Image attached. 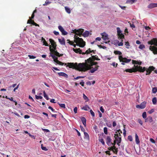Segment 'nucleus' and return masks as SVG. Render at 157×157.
Returning a JSON list of instances; mask_svg holds the SVG:
<instances>
[{"mask_svg":"<svg viewBox=\"0 0 157 157\" xmlns=\"http://www.w3.org/2000/svg\"><path fill=\"white\" fill-rule=\"evenodd\" d=\"M90 33L88 31H85L82 34V36L84 37H87L89 35Z\"/></svg>","mask_w":157,"mask_h":157,"instance_id":"obj_25","label":"nucleus"},{"mask_svg":"<svg viewBox=\"0 0 157 157\" xmlns=\"http://www.w3.org/2000/svg\"><path fill=\"white\" fill-rule=\"evenodd\" d=\"M73 51L76 53H79L80 54H82V51L80 49V48H74L73 49Z\"/></svg>","mask_w":157,"mask_h":157,"instance_id":"obj_16","label":"nucleus"},{"mask_svg":"<svg viewBox=\"0 0 157 157\" xmlns=\"http://www.w3.org/2000/svg\"><path fill=\"white\" fill-rule=\"evenodd\" d=\"M41 149L42 150L46 151L48 150V149L46 148V147H43L42 146V144L41 145Z\"/></svg>","mask_w":157,"mask_h":157,"instance_id":"obj_60","label":"nucleus"},{"mask_svg":"<svg viewBox=\"0 0 157 157\" xmlns=\"http://www.w3.org/2000/svg\"><path fill=\"white\" fill-rule=\"evenodd\" d=\"M130 25V27L132 28H135V25L134 24L133 22L132 23H129Z\"/></svg>","mask_w":157,"mask_h":157,"instance_id":"obj_55","label":"nucleus"},{"mask_svg":"<svg viewBox=\"0 0 157 157\" xmlns=\"http://www.w3.org/2000/svg\"><path fill=\"white\" fill-rule=\"evenodd\" d=\"M114 153L117 154L118 152V148L115 147V148L114 149L113 151Z\"/></svg>","mask_w":157,"mask_h":157,"instance_id":"obj_51","label":"nucleus"},{"mask_svg":"<svg viewBox=\"0 0 157 157\" xmlns=\"http://www.w3.org/2000/svg\"><path fill=\"white\" fill-rule=\"evenodd\" d=\"M119 59L120 62L128 63L131 61V59H128L126 58H123L121 56H119Z\"/></svg>","mask_w":157,"mask_h":157,"instance_id":"obj_7","label":"nucleus"},{"mask_svg":"<svg viewBox=\"0 0 157 157\" xmlns=\"http://www.w3.org/2000/svg\"><path fill=\"white\" fill-rule=\"evenodd\" d=\"M136 1V0H127L126 3L127 4H132Z\"/></svg>","mask_w":157,"mask_h":157,"instance_id":"obj_29","label":"nucleus"},{"mask_svg":"<svg viewBox=\"0 0 157 157\" xmlns=\"http://www.w3.org/2000/svg\"><path fill=\"white\" fill-rule=\"evenodd\" d=\"M122 133V132L120 129H119L116 132V134L114 135V136L121 137V134Z\"/></svg>","mask_w":157,"mask_h":157,"instance_id":"obj_15","label":"nucleus"},{"mask_svg":"<svg viewBox=\"0 0 157 157\" xmlns=\"http://www.w3.org/2000/svg\"><path fill=\"white\" fill-rule=\"evenodd\" d=\"M155 69V67L153 66H150L147 69L145 67L143 68L141 66L137 65L135 66V68H132L131 69H126L124 71L131 73L136 72L137 71L143 72L145 71H146L147 73L146 74V75H147L150 74L152 71H154Z\"/></svg>","mask_w":157,"mask_h":157,"instance_id":"obj_1","label":"nucleus"},{"mask_svg":"<svg viewBox=\"0 0 157 157\" xmlns=\"http://www.w3.org/2000/svg\"><path fill=\"white\" fill-rule=\"evenodd\" d=\"M27 24H32L33 25H35V26H39V25L36 23L33 20H32L31 19H29L28 20Z\"/></svg>","mask_w":157,"mask_h":157,"instance_id":"obj_11","label":"nucleus"},{"mask_svg":"<svg viewBox=\"0 0 157 157\" xmlns=\"http://www.w3.org/2000/svg\"><path fill=\"white\" fill-rule=\"evenodd\" d=\"M82 123L85 127L86 126V119L85 117H83L81 118Z\"/></svg>","mask_w":157,"mask_h":157,"instance_id":"obj_21","label":"nucleus"},{"mask_svg":"<svg viewBox=\"0 0 157 157\" xmlns=\"http://www.w3.org/2000/svg\"><path fill=\"white\" fill-rule=\"evenodd\" d=\"M67 64V66L70 68L75 69L79 71L84 72L83 67H84V64L83 63H79L78 64L77 63H68Z\"/></svg>","mask_w":157,"mask_h":157,"instance_id":"obj_3","label":"nucleus"},{"mask_svg":"<svg viewBox=\"0 0 157 157\" xmlns=\"http://www.w3.org/2000/svg\"><path fill=\"white\" fill-rule=\"evenodd\" d=\"M114 53L115 55H120L122 54V53L120 51H114Z\"/></svg>","mask_w":157,"mask_h":157,"instance_id":"obj_35","label":"nucleus"},{"mask_svg":"<svg viewBox=\"0 0 157 157\" xmlns=\"http://www.w3.org/2000/svg\"><path fill=\"white\" fill-rule=\"evenodd\" d=\"M153 104L155 105L156 104L157 102V98L156 97H154L152 100Z\"/></svg>","mask_w":157,"mask_h":157,"instance_id":"obj_36","label":"nucleus"},{"mask_svg":"<svg viewBox=\"0 0 157 157\" xmlns=\"http://www.w3.org/2000/svg\"><path fill=\"white\" fill-rule=\"evenodd\" d=\"M117 35H120L121 34H122L121 33V31L120 29V28L119 27H117Z\"/></svg>","mask_w":157,"mask_h":157,"instance_id":"obj_39","label":"nucleus"},{"mask_svg":"<svg viewBox=\"0 0 157 157\" xmlns=\"http://www.w3.org/2000/svg\"><path fill=\"white\" fill-rule=\"evenodd\" d=\"M58 104L61 108H65V105L64 104H60L58 103Z\"/></svg>","mask_w":157,"mask_h":157,"instance_id":"obj_44","label":"nucleus"},{"mask_svg":"<svg viewBox=\"0 0 157 157\" xmlns=\"http://www.w3.org/2000/svg\"><path fill=\"white\" fill-rule=\"evenodd\" d=\"M147 43L151 45H154L155 46H157V39L156 38H153L151 40L148 41Z\"/></svg>","mask_w":157,"mask_h":157,"instance_id":"obj_8","label":"nucleus"},{"mask_svg":"<svg viewBox=\"0 0 157 157\" xmlns=\"http://www.w3.org/2000/svg\"><path fill=\"white\" fill-rule=\"evenodd\" d=\"M103 130L104 133L107 135L108 134V132H107V128L105 127L103 128Z\"/></svg>","mask_w":157,"mask_h":157,"instance_id":"obj_41","label":"nucleus"},{"mask_svg":"<svg viewBox=\"0 0 157 157\" xmlns=\"http://www.w3.org/2000/svg\"><path fill=\"white\" fill-rule=\"evenodd\" d=\"M83 98L84 100H86V101H89L88 97L84 94H83Z\"/></svg>","mask_w":157,"mask_h":157,"instance_id":"obj_45","label":"nucleus"},{"mask_svg":"<svg viewBox=\"0 0 157 157\" xmlns=\"http://www.w3.org/2000/svg\"><path fill=\"white\" fill-rule=\"evenodd\" d=\"M80 128L82 131L83 132H85V130L84 128L83 127L82 125L80 126Z\"/></svg>","mask_w":157,"mask_h":157,"instance_id":"obj_64","label":"nucleus"},{"mask_svg":"<svg viewBox=\"0 0 157 157\" xmlns=\"http://www.w3.org/2000/svg\"><path fill=\"white\" fill-rule=\"evenodd\" d=\"M94 61H92L90 63H87V61L85 60V63H83L84 64V67H83L84 72L90 70V72L91 73H93L98 70L99 66L97 65V62Z\"/></svg>","mask_w":157,"mask_h":157,"instance_id":"obj_2","label":"nucleus"},{"mask_svg":"<svg viewBox=\"0 0 157 157\" xmlns=\"http://www.w3.org/2000/svg\"><path fill=\"white\" fill-rule=\"evenodd\" d=\"M58 28L60 32L62 31L64 29L63 27L60 25L58 26Z\"/></svg>","mask_w":157,"mask_h":157,"instance_id":"obj_58","label":"nucleus"},{"mask_svg":"<svg viewBox=\"0 0 157 157\" xmlns=\"http://www.w3.org/2000/svg\"><path fill=\"white\" fill-rule=\"evenodd\" d=\"M111 141V139L109 136H107L106 140V144L109 146L110 145V142Z\"/></svg>","mask_w":157,"mask_h":157,"instance_id":"obj_17","label":"nucleus"},{"mask_svg":"<svg viewBox=\"0 0 157 157\" xmlns=\"http://www.w3.org/2000/svg\"><path fill=\"white\" fill-rule=\"evenodd\" d=\"M36 98L37 99H42L43 98L42 97L40 96H37L36 95H35Z\"/></svg>","mask_w":157,"mask_h":157,"instance_id":"obj_53","label":"nucleus"},{"mask_svg":"<svg viewBox=\"0 0 157 157\" xmlns=\"http://www.w3.org/2000/svg\"><path fill=\"white\" fill-rule=\"evenodd\" d=\"M43 94H44V97L47 100H48L49 99V98H48V95H47L45 91H43Z\"/></svg>","mask_w":157,"mask_h":157,"instance_id":"obj_33","label":"nucleus"},{"mask_svg":"<svg viewBox=\"0 0 157 157\" xmlns=\"http://www.w3.org/2000/svg\"><path fill=\"white\" fill-rule=\"evenodd\" d=\"M58 63H57L59 65H66V64H67V63H63L61 61H58Z\"/></svg>","mask_w":157,"mask_h":157,"instance_id":"obj_47","label":"nucleus"},{"mask_svg":"<svg viewBox=\"0 0 157 157\" xmlns=\"http://www.w3.org/2000/svg\"><path fill=\"white\" fill-rule=\"evenodd\" d=\"M90 113L91 114L93 117H94L95 116V114L94 112L92 111V109H90Z\"/></svg>","mask_w":157,"mask_h":157,"instance_id":"obj_57","label":"nucleus"},{"mask_svg":"<svg viewBox=\"0 0 157 157\" xmlns=\"http://www.w3.org/2000/svg\"><path fill=\"white\" fill-rule=\"evenodd\" d=\"M51 3V2H49L48 0H46V1L45 2V3L43 4L44 6H46L47 5L50 4Z\"/></svg>","mask_w":157,"mask_h":157,"instance_id":"obj_38","label":"nucleus"},{"mask_svg":"<svg viewBox=\"0 0 157 157\" xmlns=\"http://www.w3.org/2000/svg\"><path fill=\"white\" fill-rule=\"evenodd\" d=\"M146 102L145 101H144L142 102L140 104V105L141 106V109H143L144 108H145L146 107Z\"/></svg>","mask_w":157,"mask_h":157,"instance_id":"obj_28","label":"nucleus"},{"mask_svg":"<svg viewBox=\"0 0 157 157\" xmlns=\"http://www.w3.org/2000/svg\"><path fill=\"white\" fill-rule=\"evenodd\" d=\"M74 33H82L84 31V29H75L73 30Z\"/></svg>","mask_w":157,"mask_h":157,"instance_id":"obj_14","label":"nucleus"},{"mask_svg":"<svg viewBox=\"0 0 157 157\" xmlns=\"http://www.w3.org/2000/svg\"><path fill=\"white\" fill-rule=\"evenodd\" d=\"M116 141L118 142V143H120L121 141V137L114 136Z\"/></svg>","mask_w":157,"mask_h":157,"instance_id":"obj_24","label":"nucleus"},{"mask_svg":"<svg viewBox=\"0 0 157 157\" xmlns=\"http://www.w3.org/2000/svg\"><path fill=\"white\" fill-rule=\"evenodd\" d=\"M75 34L74 38L75 39L74 40V42L77 44V45L79 46L80 47L83 48L86 45V42L84 41L83 39L82 38H80Z\"/></svg>","mask_w":157,"mask_h":157,"instance_id":"obj_4","label":"nucleus"},{"mask_svg":"<svg viewBox=\"0 0 157 157\" xmlns=\"http://www.w3.org/2000/svg\"><path fill=\"white\" fill-rule=\"evenodd\" d=\"M28 56L30 59H34L36 58V56H31L30 55H28Z\"/></svg>","mask_w":157,"mask_h":157,"instance_id":"obj_59","label":"nucleus"},{"mask_svg":"<svg viewBox=\"0 0 157 157\" xmlns=\"http://www.w3.org/2000/svg\"><path fill=\"white\" fill-rule=\"evenodd\" d=\"M99 141L103 145H105V143L104 140L103 139H99Z\"/></svg>","mask_w":157,"mask_h":157,"instance_id":"obj_46","label":"nucleus"},{"mask_svg":"<svg viewBox=\"0 0 157 157\" xmlns=\"http://www.w3.org/2000/svg\"><path fill=\"white\" fill-rule=\"evenodd\" d=\"M153 121L152 117L151 116H149L147 118H146L145 120V122H151Z\"/></svg>","mask_w":157,"mask_h":157,"instance_id":"obj_19","label":"nucleus"},{"mask_svg":"<svg viewBox=\"0 0 157 157\" xmlns=\"http://www.w3.org/2000/svg\"><path fill=\"white\" fill-rule=\"evenodd\" d=\"M142 117L143 118L146 119L147 117V114L145 112H144L142 114Z\"/></svg>","mask_w":157,"mask_h":157,"instance_id":"obj_43","label":"nucleus"},{"mask_svg":"<svg viewBox=\"0 0 157 157\" xmlns=\"http://www.w3.org/2000/svg\"><path fill=\"white\" fill-rule=\"evenodd\" d=\"M91 55L92 56L91 57H90L86 60V61H87V63H90L92 61H94L95 60H100V59L96 55L92 56V54H91Z\"/></svg>","mask_w":157,"mask_h":157,"instance_id":"obj_6","label":"nucleus"},{"mask_svg":"<svg viewBox=\"0 0 157 157\" xmlns=\"http://www.w3.org/2000/svg\"><path fill=\"white\" fill-rule=\"evenodd\" d=\"M135 141L136 143L137 144H139L140 143L139 137L136 133L135 134Z\"/></svg>","mask_w":157,"mask_h":157,"instance_id":"obj_22","label":"nucleus"},{"mask_svg":"<svg viewBox=\"0 0 157 157\" xmlns=\"http://www.w3.org/2000/svg\"><path fill=\"white\" fill-rule=\"evenodd\" d=\"M138 123L140 124L141 125H142L143 124V121H142V120L140 119H138Z\"/></svg>","mask_w":157,"mask_h":157,"instance_id":"obj_56","label":"nucleus"},{"mask_svg":"<svg viewBox=\"0 0 157 157\" xmlns=\"http://www.w3.org/2000/svg\"><path fill=\"white\" fill-rule=\"evenodd\" d=\"M84 135L85 136V138H86L88 139H89V135H88V133L86 132H84Z\"/></svg>","mask_w":157,"mask_h":157,"instance_id":"obj_34","label":"nucleus"},{"mask_svg":"<svg viewBox=\"0 0 157 157\" xmlns=\"http://www.w3.org/2000/svg\"><path fill=\"white\" fill-rule=\"evenodd\" d=\"M154 109H151V110L148 111V112L149 114H151L152 113H153V112H154Z\"/></svg>","mask_w":157,"mask_h":157,"instance_id":"obj_61","label":"nucleus"},{"mask_svg":"<svg viewBox=\"0 0 157 157\" xmlns=\"http://www.w3.org/2000/svg\"><path fill=\"white\" fill-rule=\"evenodd\" d=\"M156 7H157V3H151L147 6V7L149 9H152Z\"/></svg>","mask_w":157,"mask_h":157,"instance_id":"obj_13","label":"nucleus"},{"mask_svg":"<svg viewBox=\"0 0 157 157\" xmlns=\"http://www.w3.org/2000/svg\"><path fill=\"white\" fill-rule=\"evenodd\" d=\"M67 41H68V43H69L71 45H73V44L74 42L73 41H71L69 40H67Z\"/></svg>","mask_w":157,"mask_h":157,"instance_id":"obj_54","label":"nucleus"},{"mask_svg":"<svg viewBox=\"0 0 157 157\" xmlns=\"http://www.w3.org/2000/svg\"><path fill=\"white\" fill-rule=\"evenodd\" d=\"M150 140L152 143L155 144V141L152 138H150Z\"/></svg>","mask_w":157,"mask_h":157,"instance_id":"obj_62","label":"nucleus"},{"mask_svg":"<svg viewBox=\"0 0 157 157\" xmlns=\"http://www.w3.org/2000/svg\"><path fill=\"white\" fill-rule=\"evenodd\" d=\"M54 34L56 35H57L59 34V32H57L56 31H54L53 32Z\"/></svg>","mask_w":157,"mask_h":157,"instance_id":"obj_63","label":"nucleus"},{"mask_svg":"<svg viewBox=\"0 0 157 157\" xmlns=\"http://www.w3.org/2000/svg\"><path fill=\"white\" fill-rule=\"evenodd\" d=\"M132 63L133 64H138L140 65L141 64L142 62H139V61H136L135 60H132Z\"/></svg>","mask_w":157,"mask_h":157,"instance_id":"obj_27","label":"nucleus"},{"mask_svg":"<svg viewBox=\"0 0 157 157\" xmlns=\"http://www.w3.org/2000/svg\"><path fill=\"white\" fill-rule=\"evenodd\" d=\"M102 38L104 40H106L109 39L108 35L106 33H104L101 34Z\"/></svg>","mask_w":157,"mask_h":157,"instance_id":"obj_12","label":"nucleus"},{"mask_svg":"<svg viewBox=\"0 0 157 157\" xmlns=\"http://www.w3.org/2000/svg\"><path fill=\"white\" fill-rule=\"evenodd\" d=\"M65 9L66 11L68 14H70L71 13V10L70 8L67 6L65 7Z\"/></svg>","mask_w":157,"mask_h":157,"instance_id":"obj_26","label":"nucleus"},{"mask_svg":"<svg viewBox=\"0 0 157 157\" xmlns=\"http://www.w3.org/2000/svg\"><path fill=\"white\" fill-rule=\"evenodd\" d=\"M139 48L140 49H142L145 48V45L143 44H140L139 45Z\"/></svg>","mask_w":157,"mask_h":157,"instance_id":"obj_49","label":"nucleus"},{"mask_svg":"<svg viewBox=\"0 0 157 157\" xmlns=\"http://www.w3.org/2000/svg\"><path fill=\"white\" fill-rule=\"evenodd\" d=\"M49 50L51 52V55H54L55 56H56L58 57L62 56H63V54H60L56 50L52 49V48L51 46H49Z\"/></svg>","mask_w":157,"mask_h":157,"instance_id":"obj_5","label":"nucleus"},{"mask_svg":"<svg viewBox=\"0 0 157 157\" xmlns=\"http://www.w3.org/2000/svg\"><path fill=\"white\" fill-rule=\"evenodd\" d=\"M152 92L154 93H155L157 92V87H155L152 88Z\"/></svg>","mask_w":157,"mask_h":157,"instance_id":"obj_40","label":"nucleus"},{"mask_svg":"<svg viewBox=\"0 0 157 157\" xmlns=\"http://www.w3.org/2000/svg\"><path fill=\"white\" fill-rule=\"evenodd\" d=\"M118 39H121L122 40L124 38V36L123 34H121L120 35H118Z\"/></svg>","mask_w":157,"mask_h":157,"instance_id":"obj_31","label":"nucleus"},{"mask_svg":"<svg viewBox=\"0 0 157 157\" xmlns=\"http://www.w3.org/2000/svg\"><path fill=\"white\" fill-rule=\"evenodd\" d=\"M149 49L152 51L154 54H157V48L155 46H150L149 47Z\"/></svg>","mask_w":157,"mask_h":157,"instance_id":"obj_10","label":"nucleus"},{"mask_svg":"<svg viewBox=\"0 0 157 157\" xmlns=\"http://www.w3.org/2000/svg\"><path fill=\"white\" fill-rule=\"evenodd\" d=\"M128 139L130 141H132L133 140L132 136L131 135L129 136L128 137Z\"/></svg>","mask_w":157,"mask_h":157,"instance_id":"obj_50","label":"nucleus"},{"mask_svg":"<svg viewBox=\"0 0 157 157\" xmlns=\"http://www.w3.org/2000/svg\"><path fill=\"white\" fill-rule=\"evenodd\" d=\"M44 41H43V44L44 45H45L46 46H48V45L47 43V42L46 41V40L44 39H43Z\"/></svg>","mask_w":157,"mask_h":157,"instance_id":"obj_48","label":"nucleus"},{"mask_svg":"<svg viewBox=\"0 0 157 157\" xmlns=\"http://www.w3.org/2000/svg\"><path fill=\"white\" fill-rule=\"evenodd\" d=\"M115 148V146H111L108 148V149L110 151H113L114 149Z\"/></svg>","mask_w":157,"mask_h":157,"instance_id":"obj_37","label":"nucleus"},{"mask_svg":"<svg viewBox=\"0 0 157 157\" xmlns=\"http://www.w3.org/2000/svg\"><path fill=\"white\" fill-rule=\"evenodd\" d=\"M125 45L126 46V48L128 49L129 48V47L128 46H129L130 45L128 41L125 42Z\"/></svg>","mask_w":157,"mask_h":157,"instance_id":"obj_52","label":"nucleus"},{"mask_svg":"<svg viewBox=\"0 0 157 157\" xmlns=\"http://www.w3.org/2000/svg\"><path fill=\"white\" fill-rule=\"evenodd\" d=\"M49 41L51 44V45L50 46H51L52 47V49L56 50L57 45L56 42L53 39H49Z\"/></svg>","mask_w":157,"mask_h":157,"instance_id":"obj_9","label":"nucleus"},{"mask_svg":"<svg viewBox=\"0 0 157 157\" xmlns=\"http://www.w3.org/2000/svg\"><path fill=\"white\" fill-rule=\"evenodd\" d=\"M90 48H89L88 49V50H87L85 52H82V55H84L85 54H89L90 53Z\"/></svg>","mask_w":157,"mask_h":157,"instance_id":"obj_32","label":"nucleus"},{"mask_svg":"<svg viewBox=\"0 0 157 157\" xmlns=\"http://www.w3.org/2000/svg\"><path fill=\"white\" fill-rule=\"evenodd\" d=\"M59 76H61L65 77L66 78H67L68 76L67 74L63 72H59L58 73Z\"/></svg>","mask_w":157,"mask_h":157,"instance_id":"obj_20","label":"nucleus"},{"mask_svg":"<svg viewBox=\"0 0 157 157\" xmlns=\"http://www.w3.org/2000/svg\"><path fill=\"white\" fill-rule=\"evenodd\" d=\"M51 56L52 58L53 59L54 61L57 64L58 63V61H59L58 60V58L56 57L54 55H51Z\"/></svg>","mask_w":157,"mask_h":157,"instance_id":"obj_23","label":"nucleus"},{"mask_svg":"<svg viewBox=\"0 0 157 157\" xmlns=\"http://www.w3.org/2000/svg\"><path fill=\"white\" fill-rule=\"evenodd\" d=\"M62 33V34L64 35H66L67 34V32L64 30V29L61 32Z\"/></svg>","mask_w":157,"mask_h":157,"instance_id":"obj_42","label":"nucleus"},{"mask_svg":"<svg viewBox=\"0 0 157 157\" xmlns=\"http://www.w3.org/2000/svg\"><path fill=\"white\" fill-rule=\"evenodd\" d=\"M58 40L60 43L62 45H65V40L64 38L63 37L62 39H58Z\"/></svg>","mask_w":157,"mask_h":157,"instance_id":"obj_18","label":"nucleus"},{"mask_svg":"<svg viewBox=\"0 0 157 157\" xmlns=\"http://www.w3.org/2000/svg\"><path fill=\"white\" fill-rule=\"evenodd\" d=\"M90 109V107L88 105H85V106H83L82 108V109L86 111Z\"/></svg>","mask_w":157,"mask_h":157,"instance_id":"obj_30","label":"nucleus"}]
</instances>
